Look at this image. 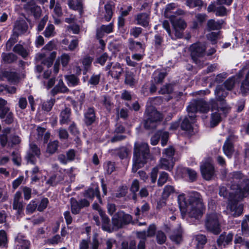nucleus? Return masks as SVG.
<instances>
[{
  "instance_id": "1",
  "label": "nucleus",
  "mask_w": 249,
  "mask_h": 249,
  "mask_svg": "<svg viewBox=\"0 0 249 249\" xmlns=\"http://www.w3.org/2000/svg\"><path fill=\"white\" fill-rule=\"evenodd\" d=\"M179 208L183 218L188 215L191 218L198 219L203 215L205 207L199 193L195 192L187 197L184 194L178 198Z\"/></svg>"
},
{
  "instance_id": "2",
  "label": "nucleus",
  "mask_w": 249,
  "mask_h": 249,
  "mask_svg": "<svg viewBox=\"0 0 249 249\" xmlns=\"http://www.w3.org/2000/svg\"><path fill=\"white\" fill-rule=\"evenodd\" d=\"M151 156L149 145L145 142L135 143L133 156V164L132 171L135 173L143 167Z\"/></svg>"
},
{
  "instance_id": "3",
  "label": "nucleus",
  "mask_w": 249,
  "mask_h": 249,
  "mask_svg": "<svg viewBox=\"0 0 249 249\" xmlns=\"http://www.w3.org/2000/svg\"><path fill=\"white\" fill-rule=\"evenodd\" d=\"M228 92L225 90L222 86H217L215 90V99L210 101L211 110L221 111L225 116L230 112L231 107L227 105L225 100Z\"/></svg>"
},
{
  "instance_id": "4",
  "label": "nucleus",
  "mask_w": 249,
  "mask_h": 249,
  "mask_svg": "<svg viewBox=\"0 0 249 249\" xmlns=\"http://www.w3.org/2000/svg\"><path fill=\"white\" fill-rule=\"evenodd\" d=\"M146 117L143 120V127L146 130L155 129L163 120V115L155 108L145 111Z\"/></svg>"
},
{
  "instance_id": "5",
  "label": "nucleus",
  "mask_w": 249,
  "mask_h": 249,
  "mask_svg": "<svg viewBox=\"0 0 249 249\" xmlns=\"http://www.w3.org/2000/svg\"><path fill=\"white\" fill-rule=\"evenodd\" d=\"M205 227L208 231L213 234L218 235L221 232V225L216 213H211L206 214Z\"/></svg>"
},
{
  "instance_id": "6",
  "label": "nucleus",
  "mask_w": 249,
  "mask_h": 249,
  "mask_svg": "<svg viewBox=\"0 0 249 249\" xmlns=\"http://www.w3.org/2000/svg\"><path fill=\"white\" fill-rule=\"evenodd\" d=\"M132 219V217L130 214L125 213L123 211H119L112 217L111 223L113 228L119 229L128 224Z\"/></svg>"
},
{
  "instance_id": "7",
  "label": "nucleus",
  "mask_w": 249,
  "mask_h": 249,
  "mask_svg": "<svg viewBox=\"0 0 249 249\" xmlns=\"http://www.w3.org/2000/svg\"><path fill=\"white\" fill-rule=\"evenodd\" d=\"M211 108L210 103L208 104L202 99L194 100L187 107L188 112L196 113L197 112L207 113Z\"/></svg>"
},
{
  "instance_id": "8",
  "label": "nucleus",
  "mask_w": 249,
  "mask_h": 249,
  "mask_svg": "<svg viewBox=\"0 0 249 249\" xmlns=\"http://www.w3.org/2000/svg\"><path fill=\"white\" fill-rule=\"evenodd\" d=\"M24 11L29 16H33L36 19H39L42 15V10L34 0H30L23 5Z\"/></svg>"
},
{
  "instance_id": "9",
  "label": "nucleus",
  "mask_w": 249,
  "mask_h": 249,
  "mask_svg": "<svg viewBox=\"0 0 249 249\" xmlns=\"http://www.w3.org/2000/svg\"><path fill=\"white\" fill-rule=\"evenodd\" d=\"M41 155L40 149L35 143L30 144V149L26 153L24 159L27 163L35 165L36 163V157L39 158Z\"/></svg>"
},
{
  "instance_id": "10",
  "label": "nucleus",
  "mask_w": 249,
  "mask_h": 249,
  "mask_svg": "<svg viewBox=\"0 0 249 249\" xmlns=\"http://www.w3.org/2000/svg\"><path fill=\"white\" fill-rule=\"evenodd\" d=\"M227 207L231 212L233 213L232 215L234 217L240 216L243 213V205L239 204L238 200L236 199H229Z\"/></svg>"
},
{
  "instance_id": "11",
  "label": "nucleus",
  "mask_w": 249,
  "mask_h": 249,
  "mask_svg": "<svg viewBox=\"0 0 249 249\" xmlns=\"http://www.w3.org/2000/svg\"><path fill=\"white\" fill-rule=\"evenodd\" d=\"M170 21L175 30V35L176 36L181 38L182 34L180 31L184 30L187 26L185 20L182 18H177L176 17H173L170 18Z\"/></svg>"
},
{
  "instance_id": "12",
  "label": "nucleus",
  "mask_w": 249,
  "mask_h": 249,
  "mask_svg": "<svg viewBox=\"0 0 249 249\" xmlns=\"http://www.w3.org/2000/svg\"><path fill=\"white\" fill-rule=\"evenodd\" d=\"M200 172L203 178L206 180H210L214 175V166L209 162L204 163L200 166Z\"/></svg>"
},
{
  "instance_id": "13",
  "label": "nucleus",
  "mask_w": 249,
  "mask_h": 249,
  "mask_svg": "<svg viewBox=\"0 0 249 249\" xmlns=\"http://www.w3.org/2000/svg\"><path fill=\"white\" fill-rule=\"evenodd\" d=\"M28 27L27 23L24 20H17L14 24L12 33L16 37H19L27 32Z\"/></svg>"
},
{
  "instance_id": "14",
  "label": "nucleus",
  "mask_w": 249,
  "mask_h": 249,
  "mask_svg": "<svg viewBox=\"0 0 249 249\" xmlns=\"http://www.w3.org/2000/svg\"><path fill=\"white\" fill-rule=\"evenodd\" d=\"M95 109L93 107H89L84 113L83 122L86 126L92 125L96 121Z\"/></svg>"
},
{
  "instance_id": "15",
  "label": "nucleus",
  "mask_w": 249,
  "mask_h": 249,
  "mask_svg": "<svg viewBox=\"0 0 249 249\" xmlns=\"http://www.w3.org/2000/svg\"><path fill=\"white\" fill-rule=\"evenodd\" d=\"M191 56L195 60L204 56L205 49L199 43H194L190 47Z\"/></svg>"
},
{
  "instance_id": "16",
  "label": "nucleus",
  "mask_w": 249,
  "mask_h": 249,
  "mask_svg": "<svg viewBox=\"0 0 249 249\" xmlns=\"http://www.w3.org/2000/svg\"><path fill=\"white\" fill-rule=\"evenodd\" d=\"M6 78L10 83H16L19 81V77L15 71L2 70L0 71V81H4Z\"/></svg>"
},
{
  "instance_id": "17",
  "label": "nucleus",
  "mask_w": 249,
  "mask_h": 249,
  "mask_svg": "<svg viewBox=\"0 0 249 249\" xmlns=\"http://www.w3.org/2000/svg\"><path fill=\"white\" fill-rule=\"evenodd\" d=\"M100 216L101 217V228L102 230L109 233L112 232L114 230V228L113 227H111L110 218L106 214L105 212H101L100 213Z\"/></svg>"
},
{
  "instance_id": "18",
  "label": "nucleus",
  "mask_w": 249,
  "mask_h": 249,
  "mask_svg": "<svg viewBox=\"0 0 249 249\" xmlns=\"http://www.w3.org/2000/svg\"><path fill=\"white\" fill-rule=\"evenodd\" d=\"M85 197L89 199L93 200L95 196L102 203V199L100 196V192L98 186L94 189L93 187H89L86 190L83 194Z\"/></svg>"
},
{
  "instance_id": "19",
  "label": "nucleus",
  "mask_w": 249,
  "mask_h": 249,
  "mask_svg": "<svg viewBox=\"0 0 249 249\" xmlns=\"http://www.w3.org/2000/svg\"><path fill=\"white\" fill-rule=\"evenodd\" d=\"M128 48L132 52L143 53L145 50V47L140 42L135 41L132 38L128 40Z\"/></svg>"
},
{
  "instance_id": "20",
  "label": "nucleus",
  "mask_w": 249,
  "mask_h": 249,
  "mask_svg": "<svg viewBox=\"0 0 249 249\" xmlns=\"http://www.w3.org/2000/svg\"><path fill=\"white\" fill-rule=\"evenodd\" d=\"M71 110L69 107H65L59 115V123L61 124H68L71 121Z\"/></svg>"
},
{
  "instance_id": "21",
  "label": "nucleus",
  "mask_w": 249,
  "mask_h": 249,
  "mask_svg": "<svg viewBox=\"0 0 249 249\" xmlns=\"http://www.w3.org/2000/svg\"><path fill=\"white\" fill-rule=\"evenodd\" d=\"M236 190V192L239 194L240 197L242 198L245 197L249 194V179H245L243 180L242 187L240 184H237Z\"/></svg>"
},
{
  "instance_id": "22",
  "label": "nucleus",
  "mask_w": 249,
  "mask_h": 249,
  "mask_svg": "<svg viewBox=\"0 0 249 249\" xmlns=\"http://www.w3.org/2000/svg\"><path fill=\"white\" fill-rule=\"evenodd\" d=\"M149 15L145 13H141L137 15L135 20L137 25H141L143 27H146L149 24Z\"/></svg>"
},
{
  "instance_id": "23",
  "label": "nucleus",
  "mask_w": 249,
  "mask_h": 249,
  "mask_svg": "<svg viewBox=\"0 0 249 249\" xmlns=\"http://www.w3.org/2000/svg\"><path fill=\"white\" fill-rule=\"evenodd\" d=\"M123 69L121 67L119 63H115L112 67L111 70L108 71V74L115 79H119L120 77Z\"/></svg>"
},
{
  "instance_id": "24",
  "label": "nucleus",
  "mask_w": 249,
  "mask_h": 249,
  "mask_svg": "<svg viewBox=\"0 0 249 249\" xmlns=\"http://www.w3.org/2000/svg\"><path fill=\"white\" fill-rule=\"evenodd\" d=\"M215 111V112L211 114L210 124L211 128H214L217 126L222 121L221 114L219 113V111Z\"/></svg>"
},
{
  "instance_id": "25",
  "label": "nucleus",
  "mask_w": 249,
  "mask_h": 249,
  "mask_svg": "<svg viewBox=\"0 0 249 249\" xmlns=\"http://www.w3.org/2000/svg\"><path fill=\"white\" fill-rule=\"evenodd\" d=\"M7 101L0 98V119H3L5 118L6 114L10 112V108L6 107Z\"/></svg>"
},
{
  "instance_id": "26",
  "label": "nucleus",
  "mask_w": 249,
  "mask_h": 249,
  "mask_svg": "<svg viewBox=\"0 0 249 249\" xmlns=\"http://www.w3.org/2000/svg\"><path fill=\"white\" fill-rule=\"evenodd\" d=\"M2 58L4 63L6 64L13 63L18 59V56L12 53H2Z\"/></svg>"
},
{
  "instance_id": "27",
  "label": "nucleus",
  "mask_w": 249,
  "mask_h": 249,
  "mask_svg": "<svg viewBox=\"0 0 249 249\" xmlns=\"http://www.w3.org/2000/svg\"><path fill=\"white\" fill-rule=\"evenodd\" d=\"M196 241L197 242L196 249H203L204 246L207 242V239L205 235L198 234L196 237Z\"/></svg>"
},
{
  "instance_id": "28",
  "label": "nucleus",
  "mask_w": 249,
  "mask_h": 249,
  "mask_svg": "<svg viewBox=\"0 0 249 249\" xmlns=\"http://www.w3.org/2000/svg\"><path fill=\"white\" fill-rule=\"evenodd\" d=\"M71 213L73 214H77L79 213L81 210L82 209L79 202L73 197L71 199Z\"/></svg>"
},
{
  "instance_id": "29",
  "label": "nucleus",
  "mask_w": 249,
  "mask_h": 249,
  "mask_svg": "<svg viewBox=\"0 0 249 249\" xmlns=\"http://www.w3.org/2000/svg\"><path fill=\"white\" fill-rule=\"evenodd\" d=\"M134 76L135 75L133 72L126 71L125 75V84L133 87L136 83V80L134 78Z\"/></svg>"
},
{
  "instance_id": "30",
  "label": "nucleus",
  "mask_w": 249,
  "mask_h": 249,
  "mask_svg": "<svg viewBox=\"0 0 249 249\" xmlns=\"http://www.w3.org/2000/svg\"><path fill=\"white\" fill-rule=\"evenodd\" d=\"M8 240L6 232L3 230H0V248L8 247Z\"/></svg>"
},
{
  "instance_id": "31",
  "label": "nucleus",
  "mask_w": 249,
  "mask_h": 249,
  "mask_svg": "<svg viewBox=\"0 0 249 249\" xmlns=\"http://www.w3.org/2000/svg\"><path fill=\"white\" fill-rule=\"evenodd\" d=\"M240 90L243 94L249 93V71L247 72L245 79L241 83Z\"/></svg>"
},
{
  "instance_id": "32",
  "label": "nucleus",
  "mask_w": 249,
  "mask_h": 249,
  "mask_svg": "<svg viewBox=\"0 0 249 249\" xmlns=\"http://www.w3.org/2000/svg\"><path fill=\"white\" fill-rule=\"evenodd\" d=\"M233 148L232 143L227 141L223 146L224 154L227 156H231L233 153Z\"/></svg>"
},
{
  "instance_id": "33",
  "label": "nucleus",
  "mask_w": 249,
  "mask_h": 249,
  "mask_svg": "<svg viewBox=\"0 0 249 249\" xmlns=\"http://www.w3.org/2000/svg\"><path fill=\"white\" fill-rule=\"evenodd\" d=\"M243 178V174L241 171H233L228 174V180L231 182L234 179H240Z\"/></svg>"
},
{
  "instance_id": "34",
  "label": "nucleus",
  "mask_w": 249,
  "mask_h": 249,
  "mask_svg": "<svg viewBox=\"0 0 249 249\" xmlns=\"http://www.w3.org/2000/svg\"><path fill=\"white\" fill-rule=\"evenodd\" d=\"M66 79L68 81V84H71L73 87L78 85L79 83V78L73 74L66 75Z\"/></svg>"
},
{
  "instance_id": "35",
  "label": "nucleus",
  "mask_w": 249,
  "mask_h": 249,
  "mask_svg": "<svg viewBox=\"0 0 249 249\" xmlns=\"http://www.w3.org/2000/svg\"><path fill=\"white\" fill-rule=\"evenodd\" d=\"M181 129L185 131H190L193 130L192 125L187 117H185L182 120L180 124Z\"/></svg>"
},
{
  "instance_id": "36",
  "label": "nucleus",
  "mask_w": 249,
  "mask_h": 249,
  "mask_svg": "<svg viewBox=\"0 0 249 249\" xmlns=\"http://www.w3.org/2000/svg\"><path fill=\"white\" fill-rule=\"evenodd\" d=\"M128 188L126 185L120 186L115 193V197L117 198H121L124 197L127 193Z\"/></svg>"
},
{
  "instance_id": "37",
  "label": "nucleus",
  "mask_w": 249,
  "mask_h": 249,
  "mask_svg": "<svg viewBox=\"0 0 249 249\" xmlns=\"http://www.w3.org/2000/svg\"><path fill=\"white\" fill-rule=\"evenodd\" d=\"M58 144V142L57 141L50 142L47 145V152L51 154L54 153L57 150Z\"/></svg>"
},
{
  "instance_id": "38",
  "label": "nucleus",
  "mask_w": 249,
  "mask_h": 249,
  "mask_svg": "<svg viewBox=\"0 0 249 249\" xmlns=\"http://www.w3.org/2000/svg\"><path fill=\"white\" fill-rule=\"evenodd\" d=\"M242 235L244 237L249 236V226L247 220L244 219L242 221L241 225Z\"/></svg>"
},
{
  "instance_id": "39",
  "label": "nucleus",
  "mask_w": 249,
  "mask_h": 249,
  "mask_svg": "<svg viewBox=\"0 0 249 249\" xmlns=\"http://www.w3.org/2000/svg\"><path fill=\"white\" fill-rule=\"evenodd\" d=\"M37 204L34 200H32L27 205L26 208V213L27 214L33 213L37 208Z\"/></svg>"
},
{
  "instance_id": "40",
  "label": "nucleus",
  "mask_w": 249,
  "mask_h": 249,
  "mask_svg": "<svg viewBox=\"0 0 249 249\" xmlns=\"http://www.w3.org/2000/svg\"><path fill=\"white\" fill-rule=\"evenodd\" d=\"M54 26L52 24H48L43 32L44 36L47 38L54 36Z\"/></svg>"
},
{
  "instance_id": "41",
  "label": "nucleus",
  "mask_w": 249,
  "mask_h": 249,
  "mask_svg": "<svg viewBox=\"0 0 249 249\" xmlns=\"http://www.w3.org/2000/svg\"><path fill=\"white\" fill-rule=\"evenodd\" d=\"M207 27L210 30H219L221 28V24L214 19H209L207 22Z\"/></svg>"
},
{
  "instance_id": "42",
  "label": "nucleus",
  "mask_w": 249,
  "mask_h": 249,
  "mask_svg": "<svg viewBox=\"0 0 249 249\" xmlns=\"http://www.w3.org/2000/svg\"><path fill=\"white\" fill-rule=\"evenodd\" d=\"M104 168L106 170V173L107 175H110L115 169L114 162L108 161L104 164Z\"/></svg>"
},
{
  "instance_id": "43",
  "label": "nucleus",
  "mask_w": 249,
  "mask_h": 249,
  "mask_svg": "<svg viewBox=\"0 0 249 249\" xmlns=\"http://www.w3.org/2000/svg\"><path fill=\"white\" fill-rule=\"evenodd\" d=\"M160 131V139H161V144L162 146H165L169 139V133L167 131H163L162 130H159Z\"/></svg>"
},
{
  "instance_id": "44",
  "label": "nucleus",
  "mask_w": 249,
  "mask_h": 249,
  "mask_svg": "<svg viewBox=\"0 0 249 249\" xmlns=\"http://www.w3.org/2000/svg\"><path fill=\"white\" fill-rule=\"evenodd\" d=\"M157 242L159 245L163 244L166 240L165 234L161 231H158L156 234Z\"/></svg>"
},
{
  "instance_id": "45",
  "label": "nucleus",
  "mask_w": 249,
  "mask_h": 249,
  "mask_svg": "<svg viewBox=\"0 0 249 249\" xmlns=\"http://www.w3.org/2000/svg\"><path fill=\"white\" fill-rule=\"evenodd\" d=\"M186 5L191 8L196 7H201L203 5L202 0H186Z\"/></svg>"
},
{
  "instance_id": "46",
  "label": "nucleus",
  "mask_w": 249,
  "mask_h": 249,
  "mask_svg": "<svg viewBox=\"0 0 249 249\" xmlns=\"http://www.w3.org/2000/svg\"><path fill=\"white\" fill-rule=\"evenodd\" d=\"M49 201L48 198H42L41 199L39 205L37 207V210L40 212H43L45 209H46L49 204Z\"/></svg>"
},
{
  "instance_id": "47",
  "label": "nucleus",
  "mask_w": 249,
  "mask_h": 249,
  "mask_svg": "<svg viewBox=\"0 0 249 249\" xmlns=\"http://www.w3.org/2000/svg\"><path fill=\"white\" fill-rule=\"evenodd\" d=\"M65 90H68V89L65 86L61 87L57 85L51 90V93L52 96H54L58 93L64 92Z\"/></svg>"
},
{
  "instance_id": "48",
  "label": "nucleus",
  "mask_w": 249,
  "mask_h": 249,
  "mask_svg": "<svg viewBox=\"0 0 249 249\" xmlns=\"http://www.w3.org/2000/svg\"><path fill=\"white\" fill-rule=\"evenodd\" d=\"M109 56L107 53H104L102 55L97 57L94 62L95 63L99 64L101 66H104Z\"/></svg>"
},
{
  "instance_id": "49",
  "label": "nucleus",
  "mask_w": 249,
  "mask_h": 249,
  "mask_svg": "<svg viewBox=\"0 0 249 249\" xmlns=\"http://www.w3.org/2000/svg\"><path fill=\"white\" fill-rule=\"evenodd\" d=\"M168 178V174L165 172L160 173L158 180V184L159 186H162L167 181Z\"/></svg>"
},
{
  "instance_id": "50",
  "label": "nucleus",
  "mask_w": 249,
  "mask_h": 249,
  "mask_svg": "<svg viewBox=\"0 0 249 249\" xmlns=\"http://www.w3.org/2000/svg\"><path fill=\"white\" fill-rule=\"evenodd\" d=\"M55 102V100L54 99H51L49 101L44 102L42 105V109L47 112L50 111L52 110Z\"/></svg>"
},
{
  "instance_id": "51",
  "label": "nucleus",
  "mask_w": 249,
  "mask_h": 249,
  "mask_svg": "<svg viewBox=\"0 0 249 249\" xmlns=\"http://www.w3.org/2000/svg\"><path fill=\"white\" fill-rule=\"evenodd\" d=\"M234 80L232 77L228 78L223 84L224 88L228 90H231L234 87Z\"/></svg>"
},
{
  "instance_id": "52",
  "label": "nucleus",
  "mask_w": 249,
  "mask_h": 249,
  "mask_svg": "<svg viewBox=\"0 0 249 249\" xmlns=\"http://www.w3.org/2000/svg\"><path fill=\"white\" fill-rule=\"evenodd\" d=\"M175 150L173 146H169L168 148H165L162 152L163 156L172 159L175 154Z\"/></svg>"
},
{
  "instance_id": "53",
  "label": "nucleus",
  "mask_w": 249,
  "mask_h": 249,
  "mask_svg": "<svg viewBox=\"0 0 249 249\" xmlns=\"http://www.w3.org/2000/svg\"><path fill=\"white\" fill-rule=\"evenodd\" d=\"M218 7H217V9L215 12V15L217 17H224L227 15V8L222 5H220Z\"/></svg>"
},
{
  "instance_id": "54",
  "label": "nucleus",
  "mask_w": 249,
  "mask_h": 249,
  "mask_svg": "<svg viewBox=\"0 0 249 249\" xmlns=\"http://www.w3.org/2000/svg\"><path fill=\"white\" fill-rule=\"evenodd\" d=\"M99 245V235L98 233H95L92 237L90 249H98Z\"/></svg>"
},
{
  "instance_id": "55",
  "label": "nucleus",
  "mask_w": 249,
  "mask_h": 249,
  "mask_svg": "<svg viewBox=\"0 0 249 249\" xmlns=\"http://www.w3.org/2000/svg\"><path fill=\"white\" fill-rule=\"evenodd\" d=\"M142 29L139 27H134L130 30V35L137 38L142 34Z\"/></svg>"
},
{
  "instance_id": "56",
  "label": "nucleus",
  "mask_w": 249,
  "mask_h": 249,
  "mask_svg": "<svg viewBox=\"0 0 249 249\" xmlns=\"http://www.w3.org/2000/svg\"><path fill=\"white\" fill-rule=\"evenodd\" d=\"M186 171L189 179L191 182H194L196 180L197 174L194 170L189 168H187Z\"/></svg>"
},
{
  "instance_id": "57",
  "label": "nucleus",
  "mask_w": 249,
  "mask_h": 249,
  "mask_svg": "<svg viewBox=\"0 0 249 249\" xmlns=\"http://www.w3.org/2000/svg\"><path fill=\"white\" fill-rule=\"evenodd\" d=\"M13 208L14 210H17V213L20 215L23 213V205L22 202L13 201Z\"/></svg>"
},
{
  "instance_id": "58",
  "label": "nucleus",
  "mask_w": 249,
  "mask_h": 249,
  "mask_svg": "<svg viewBox=\"0 0 249 249\" xmlns=\"http://www.w3.org/2000/svg\"><path fill=\"white\" fill-rule=\"evenodd\" d=\"M172 92L173 88L170 84L163 86L159 90V93L161 94H170Z\"/></svg>"
},
{
  "instance_id": "59",
  "label": "nucleus",
  "mask_w": 249,
  "mask_h": 249,
  "mask_svg": "<svg viewBox=\"0 0 249 249\" xmlns=\"http://www.w3.org/2000/svg\"><path fill=\"white\" fill-rule=\"evenodd\" d=\"M71 57L70 55L66 53H63L60 58L61 63L63 67H66L68 65Z\"/></svg>"
},
{
  "instance_id": "60",
  "label": "nucleus",
  "mask_w": 249,
  "mask_h": 249,
  "mask_svg": "<svg viewBox=\"0 0 249 249\" xmlns=\"http://www.w3.org/2000/svg\"><path fill=\"white\" fill-rule=\"evenodd\" d=\"M160 131L158 130L151 138L150 143L152 145H156L160 140Z\"/></svg>"
},
{
  "instance_id": "61",
  "label": "nucleus",
  "mask_w": 249,
  "mask_h": 249,
  "mask_svg": "<svg viewBox=\"0 0 249 249\" xmlns=\"http://www.w3.org/2000/svg\"><path fill=\"white\" fill-rule=\"evenodd\" d=\"M68 129L71 134L74 136H76L80 133L76 123L74 122H72V123L71 124L69 127Z\"/></svg>"
},
{
  "instance_id": "62",
  "label": "nucleus",
  "mask_w": 249,
  "mask_h": 249,
  "mask_svg": "<svg viewBox=\"0 0 249 249\" xmlns=\"http://www.w3.org/2000/svg\"><path fill=\"white\" fill-rule=\"evenodd\" d=\"M48 19V16L47 15L44 16L41 20L39 22L37 25V31L38 32L42 31L46 24Z\"/></svg>"
},
{
  "instance_id": "63",
  "label": "nucleus",
  "mask_w": 249,
  "mask_h": 249,
  "mask_svg": "<svg viewBox=\"0 0 249 249\" xmlns=\"http://www.w3.org/2000/svg\"><path fill=\"white\" fill-rule=\"evenodd\" d=\"M100 80V74H93L90 78L89 83L93 86H96L99 84Z\"/></svg>"
},
{
  "instance_id": "64",
  "label": "nucleus",
  "mask_w": 249,
  "mask_h": 249,
  "mask_svg": "<svg viewBox=\"0 0 249 249\" xmlns=\"http://www.w3.org/2000/svg\"><path fill=\"white\" fill-rule=\"evenodd\" d=\"M196 20L198 21L200 26L205 22L207 18V15L206 14L198 13L195 16Z\"/></svg>"
}]
</instances>
